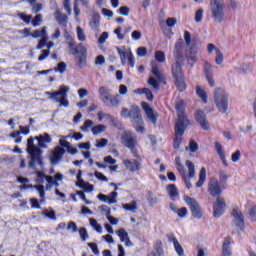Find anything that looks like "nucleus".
I'll use <instances>...</instances> for the list:
<instances>
[{
    "label": "nucleus",
    "instance_id": "f257e3e1",
    "mask_svg": "<svg viewBox=\"0 0 256 256\" xmlns=\"http://www.w3.org/2000/svg\"><path fill=\"white\" fill-rule=\"evenodd\" d=\"M185 43L183 39L177 40L174 46V59L175 63L172 64V77L174 79V85L180 93L186 91L187 83H185V74L183 73V68L181 67V62L185 59Z\"/></svg>",
    "mask_w": 256,
    "mask_h": 256
},
{
    "label": "nucleus",
    "instance_id": "f03ea898",
    "mask_svg": "<svg viewBox=\"0 0 256 256\" xmlns=\"http://www.w3.org/2000/svg\"><path fill=\"white\" fill-rule=\"evenodd\" d=\"M121 141L122 144L131 151L133 157L136 158L133 161L129 159L123 160V165H125L126 169H128L130 173H137V171H141L143 167V158L139 155V150H137V136L131 131H124L121 135Z\"/></svg>",
    "mask_w": 256,
    "mask_h": 256
},
{
    "label": "nucleus",
    "instance_id": "7ed1b4c3",
    "mask_svg": "<svg viewBox=\"0 0 256 256\" xmlns=\"http://www.w3.org/2000/svg\"><path fill=\"white\" fill-rule=\"evenodd\" d=\"M175 110L177 113V120L174 124V133L175 137L173 139V148L179 149L181 147V143H183V136L185 135V131H187V127L191 125L189 118L185 115V101L178 100L175 103Z\"/></svg>",
    "mask_w": 256,
    "mask_h": 256
},
{
    "label": "nucleus",
    "instance_id": "20e7f679",
    "mask_svg": "<svg viewBox=\"0 0 256 256\" xmlns=\"http://www.w3.org/2000/svg\"><path fill=\"white\" fill-rule=\"evenodd\" d=\"M208 193L211 197H216V202L213 204V215L215 219H219L225 213V199L221 198L223 193V188H221V183L217 178H211L208 183Z\"/></svg>",
    "mask_w": 256,
    "mask_h": 256
},
{
    "label": "nucleus",
    "instance_id": "39448f33",
    "mask_svg": "<svg viewBox=\"0 0 256 256\" xmlns=\"http://www.w3.org/2000/svg\"><path fill=\"white\" fill-rule=\"evenodd\" d=\"M185 165L188 169V174L187 170H185V166L183 163H181V157L177 156L175 158V167L179 173V175L182 177V180L184 181L187 189H191V180L195 177L196 172H195V164L191 162V160H186Z\"/></svg>",
    "mask_w": 256,
    "mask_h": 256
},
{
    "label": "nucleus",
    "instance_id": "423d86ee",
    "mask_svg": "<svg viewBox=\"0 0 256 256\" xmlns=\"http://www.w3.org/2000/svg\"><path fill=\"white\" fill-rule=\"evenodd\" d=\"M120 114L121 117L130 118V121L137 133H143L145 131V127L143 126V116L141 115V109L139 106L134 105L130 110L127 108H122Z\"/></svg>",
    "mask_w": 256,
    "mask_h": 256
},
{
    "label": "nucleus",
    "instance_id": "0eeeda50",
    "mask_svg": "<svg viewBox=\"0 0 256 256\" xmlns=\"http://www.w3.org/2000/svg\"><path fill=\"white\" fill-rule=\"evenodd\" d=\"M35 138L30 137L27 140V153L30 155L29 167L35 168V163L43 165V150L34 144Z\"/></svg>",
    "mask_w": 256,
    "mask_h": 256
},
{
    "label": "nucleus",
    "instance_id": "6e6552de",
    "mask_svg": "<svg viewBox=\"0 0 256 256\" xmlns=\"http://www.w3.org/2000/svg\"><path fill=\"white\" fill-rule=\"evenodd\" d=\"M214 101L220 113H227V109H229V96L223 88L215 89Z\"/></svg>",
    "mask_w": 256,
    "mask_h": 256
},
{
    "label": "nucleus",
    "instance_id": "1a4fd4ad",
    "mask_svg": "<svg viewBox=\"0 0 256 256\" xmlns=\"http://www.w3.org/2000/svg\"><path fill=\"white\" fill-rule=\"evenodd\" d=\"M210 10L218 23L225 21V0H210Z\"/></svg>",
    "mask_w": 256,
    "mask_h": 256
},
{
    "label": "nucleus",
    "instance_id": "9d476101",
    "mask_svg": "<svg viewBox=\"0 0 256 256\" xmlns=\"http://www.w3.org/2000/svg\"><path fill=\"white\" fill-rule=\"evenodd\" d=\"M67 93H69V87L62 86L59 91L56 92H46V95H50V99L60 103L63 107H67L69 105V100H67Z\"/></svg>",
    "mask_w": 256,
    "mask_h": 256
},
{
    "label": "nucleus",
    "instance_id": "9b49d317",
    "mask_svg": "<svg viewBox=\"0 0 256 256\" xmlns=\"http://www.w3.org/2000/svg\"><path fill=\"white\" fill-rule=\"evenodd\" d=\"M184 201L186 205H188L192 217L195 219H201L203 217V208H201V205L197 199L192 198L191 196H184Z\"/></svg>",
    "mask_w": 256,
    "mask_h": 256
},
{
    "label": "nucleus",
    "instance_id": "f8f14e48",
    "mask_svg": "<svg viewBox=\"0 0 256 256\" xmlns=\"http://www.w3.org/2000/svg\"><path fill=\"white\" fill-rule=\"evenodd\" d=\"M194 119L197 123H199L200 127H202L204 131H209L211 129V126H209V121H207V114H205V111L201 109L196 110Z\"/></svg>",
    "mask_w": 256,
    "mask_h": 256
},
{
    "label": "nucleus",
    "instance_id": "ddd939ff",
    "mask_svg": "<svg viewBox=\"0 0 256 256\" xmlns=\"http://www.w3.org/2000/svg\"><path fill=\"white\" fill-rule=\"evenodd\" d=\"M141 107L146 114V117H148L149 121H151L153 125H157V119H159V114H157V112H155L147 102H142Z\"/></svg>",
    "mask_w": 256,
    "mask_h": 256
},
{
    "label": "nucleus",
    "instance_id": "4468645a",
    "mask_svg": "<svg viewBox=\"0 0 256 256\" xmlns=\"http://www.w3.org/2000/svg\"><path fill=\"white\" fill-rule=\"evenodd\" d=\"M118 55L120 56L122 65H125L127 63V57L130 67H135V56H133V52H127L125 50H122L121 48H116Z\"/></svg>",
    "mask_w": 256,
    "mask_h": 256
},
{
    "label": "nucleus",
    "instance_id": "2eb2a0df",
    "mask_svg": "<svg viewBox=\"0 0 256 256\" xmlns=\"http://www.w3.org/2000/svg\"><path fill=\"white\" fill-rule=\"evenodd\" d=\"M204 75L206 77V81L210 87H215V78L213 77V65L211 63L205 61L204 62Z\"/></svg>",
    "mask_w": 256,
    "mask_h": 256
},
{
    "label": "nucleus",
    "instance_id": "dca6fc26",
    "mask_svg": "<svg viewBox=\"0 0 256 256\" xmlns=\"http://www.w3.org/2000/svg\"><path fill=\"white\" fill-rule=\"evenodd\" d=\"M63 155H65V150L61 146H56L52 151L50 156L51 165H57L61 159H63Z\"/></svg>",
    "mask_w": 256,
    "mask_h": 256
},
{
    "label": "nucleus",
    "instance_id": "f3484780",
    "mask_svg": "<svg viewBox=\"0 0 256 256\" xmlns=\"http://www.w3.org/2000/svg\"><path fill=\"white\" fill-rule=\"evenodd\" d=\"M207 51L209 54L213 53V51L216 52V58H215L216 65L223 64L224 56H223L221 50L219 48L215 47V44H213V43L208 44Z\"/></svg>",
    "mask_w": 256,
    "mask_h": 256
},
{
    "label": "nucleus",
    "instance_id": "a211bd4d",
    "mask_svg": "<svg viewBox=\"0 0 256 256\" xmlns=\"http://www.w3.org/2000/svg\"><path fill=\"white\" fill-rule=\"evenodd\" d=\"M232 217H234V219H236L238 221V223L236 224V227H240V229H244L245 228V217L243 216V213L239 210V208H233L232 209V213H231Z\"/></svg>",
    "mask_w": 256,
    "mask_h": 256
},
{
    "label": "nucleus",
    "instance_id": "6ab92c4d",
    "mask_svg": "<svg viewBox=\"0 0 256 256\" xmlns=\"http://www.w3.org/2000/svg\"><path fill=\"white\" fill-rule=\"evenodd\" d=\"M121 243H125L126 247H133V242L129 238V233L124 228H120L116 231Z\"/></svg>",
    "mask_w": 256,
    "mask_h": 256
},
{
    "label": "nucleus",
    "instance_id": "aec40b11",
    "mask_svg": "<svg viewBox=\"0 0 256 256\" xmlns=\"http://www.w3.org/2000/svg\"><path fill=\"white\" fill-rule=\"evenodd\" d=\"M34 139L38 141L39 149H47L46 143H51V135L49 133H44L43 135L35 136Z\"/></svg>",
    "mask_w": 256,
    "mask_h": 256
},
{
    "label": "nucleus",
    "instance_id": "412c9836",
    "mask_svg": "<svg viewBox=\"0 0 256 256\" xmlns=\"http://www.w3.org/2000/svg\"><path fill=\"white\" fill-rule=\"evenodd\" d=\"M134 93L136 95H146L147 101L153 102L155 100V95H153V92L149 88H137L134 90Z\"/></svg>",
    "mask_w": 256,
    "mask_h": 256
},
{
    "label": "nucleus",
    "instance_id": "4be33fe9",
    "mask_svg": "<svg viewBox=\"0 0 256 256\" xmlns=\"http://www.w3.org/2000/svg\"><path fill=\"white\" fill-rule=\"evenodd\" d=\"M54 17L57 21V23L60 25V27H67V23H68V17L67 14H63L61 13L60 10H56Z\"/></svg>",
    "mask_w": 256,
    "mask_h": 256
},
{
    "label": "nucleus",
    "instance_id": "5701e85b",
    "mask_svg": "<svg viewBox=\"0 0 256 256\" xmlns=\"http://www.w3.org/2000/svg\"><path fill=\"white\" fill-rule=\"evenodd\" d=\"M80 56L78 57V65L79 67H83L87 63V48L83 46V43L79 44Z\"/></svg>",
    "mask_w": 256,
    "mask_h": 256
},
{
    "label": "nucleus",
    "instance_id": "b1692460",
    "mask_svg": "<svg viewBox=\"0 0 256 256\" xmlns=\"http://www.w3.org/2000/svg\"><path fill=\"white\" fill-rule=\"evenodd\" d=\"M231 236H227L224 238V242L222 244V254L221 256H231Z\"/></svg>",
    "mask_w": 256,
    "mask_h": 256
},
{
    "label": "nucleus",
    "instance_id": "393cba45",
    "mask_svg": "<svg viewBox=\"0 0 256 256\" xmlns=\"http://www.w3.org/2000/svg\"><path fill=\"white\" fill-rule=\"evenodd\" d=\"M98 93L100 95V99L102 100V102L109 103V98L112 96L111 95V89H109L105 86H101L98 89Z\"/></svg>",
    "mask_w": 256,
    "mask_h": 256
},
{
    "label": "nucleus",
    "instance_id": "a878e982",
    "mask_svg": "<svg viewBox=\"0 0 256 256\" xmlns=\"http://www.w3.org/2000/svg\"><path fill=\"white\" fill-rule=\"evenodd\" d=\"M45 181H47V183H51L52 187H59V181H63V174L56 173L54 176H46Z\"/></svg>",
    "mask_w": 256,
    "mask_h": 256
},
{
    "label": "nucleus",
    "instance_id": "bb28decb",
    "mask_svg": "<svg viewBox=\"0 0 256 256\" xmlns=\"http://www.w3.org/2000/svg\"><path fill=\"white\" fill-rule=\"evenodd\" d=\"M166 191H167L170 199H172V201H175V199H177V197H179V189H177V185H175V184H168L166 186Z\"/></svg>",
    "mask_w": 256,
    "mask_h": 256
},
{
    "label": "nucleus",
    "instance_id": "cd10ccee",
    "mask_svg": "<svg viewBox=\"0 0 256 256\" xmlns=\"http://www.w3.org/2000/svg\"><path fill=\"white\" fill-rule=\"evenodd\" d=\"M215 149L217 151V154L219 155L223 165L225 167H229V163H227V158L225 157V152L223 151V145L219 142H215Z\"/></svg>",
    "mask_w": 256,
    "mask_h": 256
},
{
    "label": "nucleus",
    "instance_id": "c85d7f7f",
    "mask_svg": "<svg viewBox=\"0 0 256 256\" xmlns=\"http://www.w3.org/2000/svg\"><path fill=\"white\" fill-rule=\"evenodd\" d=\"M207 181V169L202 167L199 172V180L196 182V187L200 188L202 185H205Z\"/></svg>",
    "mask_w": 256,
    "mask_h": 256
},
{
    "label": "nucleus",
    "instance_id": "c756f323",
    "mask_svg": "<svg viewBox=\"0 0 256 256\" xmlns=\"http://www.w3.org/2000/svg\"><path fill=\"white\" fill-rule=\"evenodd\" d=\"M152 75L158 79V81L161 83V81L165 80V76H163V73L159 70V66L157 63H152Z\"/></svg>",
    "mask_w": 256,
    "mask_h": 256
},
{
    "label": "nucleus",
    "instance_id": "7c9ffc66",
    "mask_svg": "<svg viewBox=\"0 0 256 256\" xmlns=\"http://www.w3.org/2000/svg\"><path fill=\"white\" fill-rule=\"evenodd\" d=\"M186 59L190 67H193V65L197 63V51L193 52V47L190 48V52L186 55Z\"/></svg>",
    "mask_w": 256,
    "mask_h": 256
},
{
    "label": "nucleus",
    "instance_id": "2f4dec72",
    "mask_svg": "<svg viewBox=\"0 0 256 256\" xmlns=\"http://www.w3.org/2000/svg\"><path fill=\"white\" fill-rule=\"evenodd\" d=\"M119 95L111 96L108 99V103H105L108 107H119Z\"/></svg>",
    "mask_w": 256,
    "mask_h": 256
},
{
    "label": "nucleus",
    "instance_id": "473e14b6",
    "mask_svg": "<svg viewBox=\"0 0 256 256\" xmlns=\"http://www.w3.org/2000/svg\"><path fill=\"white\" fill-rule=\"evenodd\" d=\"M106 130H107V126H105L103 124H98V125L92 127V129H91L93 135H100V133H105Z\"/></svg>",
    "mask_w": 256,
    "mask_h": 256
},
{
    "label": "nucleus",
    "instance_id": "72a5a7b5",
    "mask_svg": "<svg viewBox=\"0 0 256 256\" xmlns=\"http://www.w3.org/2000/svg\"><path fill=\"white\" fill-rule=\"evenodd\" d=\"M196 95H198V97H200V99H202V102L204 104L207 103V92H205V90H203L201 88V86L196 87Z\"/></svg>",
    "mask_w": 256,
    "mask_h": 256
},
{
    "label": "nucleus",
    "instance_id": "f704fd0d",
    "mask_svg": "<svg viewBox=\"0 0 256 256\" xmlns=\"http://www.w3.org/2000/svg\"><path fill=\"white\" fill-rule=\"evenodd\" d=\"M122 207L125 209V211H131L132 213H135V211H137V202L132 201L131 203L123 204Z\"/></svg>",
    "mask_w": 256,
    "mask_h": 256
},
{
    "label": "nucleus",
    "instance_id": "c9c22d12",
    "mask_svg": "<svg viewBox=\"0 0 256 256\" xmlns=\"http://www.w3.org/2000/svg\"><path fill=\"white\" fill-rule=\"evenodd\" d=\"M45 35H47V30L45 28L34 30L33 33H31L33 39H39V37H45Z\"/></svg>",
    "mask_w": 256,
    "mask_h": 256
},
{
    "label": "nucleus",
    "instance_id": "e433bc0d",
    "mask_svg": "<svg viewBox=\"0 0 256 256\" xmlns=\"http://www.w3.org/2000/svg\"><path fill=\"white\" fill-rule=\"evenodd\" d=\"M68 48L72 55H79L81 53V48H79V44L78 46H76L75 42H70V44H68Z\"/></svg>",
    "mask_w": 256,
    "mask_h": 256
},
{
    "label": "nucleus",
    "instance_id": "4c0bfd02",
    "mask_svg": "<svg viewBox=\"0 0 256 256\" xmlns=\"http://www.w3.org/2000/svg\"><path fill=\"white\" fill-rule=\"evenodd\" d=\"M91 227L97 231V233H103V227L100 226V224L95 220V218L89 219Z\"/></svg>",
    "mask_w": 256,
    "mask_h": 256
},
{
    "label": "nucleus",
    "instance_id": "58836bf2",
    "mask_svg": "<svg viewBox=\"0 0 256 256\" xmlns=\"http://www.w3.org/2000/svg\"><path fill=\"white\" fill-rule=\"evenodd\" d=\"M54 71L55 73H61V75H63V73L67 71V64L65 62L58 63L57 67L54 68Z\"/></svg>",
    "mask_w": 256,
    "mask_h": 256
},
{
    "label": "nucleus",
    "instance_id": "ea45409f",
    "mask_svg": "<svg viewBox=\"0 0 256 256\" xmlns=\"http://www.w3.org/2000/svg\"><path fill=\"white\" fill-rule=\"evenodd\" d=\"M34 189H36V191H38L39 196L41 198V202L45 201V186L43 185H35Z\"/></svg>",
    "mask_w": 256,
    "mask_h": 256
},
{
    "label": "nucleus",
    "instance_id": "a19ab883",
    "mask_svg": "<svg viewBox=\"0 0 256 256\" xmlns=\"http://www.w3.org/2000/svg\"><path fill=\"white\" fill-rule=\"evenodd\" d=\"M155 251L153 253V256H163V243L161 241H158L155 246Z\"/></svg>",
    "mask_w": 256,
    "mask_h": 256
},
{
    "label": "nucleus",
    "instance_id": "79ce46f5",
    "mask_svg": "<svg viewBox=\"0 0 256 256\" xmlns=\"http://www.w3.org/2000/svg\"><path fill=\"white\" fill-rule=\"evenodd\" d=\"M148 85H150V87H153V89H156V91H159V89H161V85L159 84V81H157L153 77H150L148 79Z\"/></svg>",
    "mask_w": 256,
    "mask_h": 256
},
{
    "label": "nucleus",
    "instance_id": "37998d69",
    "mask_svg": "<svg viewBox=\"0 0 256 256\" xmlns=\"http://www.w3.org/2000/svg\"><path fill=\"white\" fill-rule=\"evenodd\" d=\"M155 59L158 61V63H165V52L159 50L155 52Z\"/></svg>",
    "mask_w": 256,
    "mask_h": 256
},
{
    "label": "nucleus",
    "instance_id": "c03bdc74",
    "mask_svg": "<svg viewBox=\"0 0 256 256\" xmlns=\"http://www.w3.org/2000/svg\"><path fill=\"white\" fill-rule=\"evenodd\" d=\"M117 195L118 193L117 192H111L109 195H108V199H107V203L109 205H113L115 203H117Z\"/></svg>",
    "mask_w": 256,
    "mask_h": 256
},
{
    "label": "nucleus",
    "instance_id": "a18cd8bd",
    "mask_svg": "<svg viewBox=\"0 0 256 256\" xmlns=\"http://www.w3.org/2000/svg\"><path fill=\"white\" fill-rule=\"evenodd\" d=\"M79 235L81 241H87L89 239V233H87V228L85 227L79 229Z\"/></svg>",
    "mask_w": 256,
    "mask_h": 256
},
{
    "label": "nucleus",
    "instance_id": "49530a36",
    "mask_svg": "<svg viewBox=\"0 0 256 256\" xmlns=\"http://www.w3.org/2000/svg\"><path fill=\"white\" fill-rule=\"evenodd\" d=\"M107 143H109V140L106 138H101L100 140H96V148L97 149H103V147H107Z\"/></svg>",
    "mask_w": 256,
    "mask_h": 256
},
{
    "label": "nucleus",
    "instance_id": "de8ad7c7",
    "mask_svg": "<svg viewBox=\"0 0 256 256\" xmlns=\"http://www.w3.org/2000/svg\"><path fill=\"white\" fill-rule=\"evenodd\" d=\"M174 249L178 256H185V250L183 249V246H181L179 242H176V244H174Z\"/></svg>",
    "mask_w": 256,
    "mask_h": 256
},
{
    "label": "nucleus",
    "instance_id": "09e8293b",
    "mask_svg": "<svg viewBox=\"0 0 256 256\" xmlns=\"http://www.w3.org/2000/svg\"><path fill=\"white\" fill-rule=\"evenodd\" d=\"M19 18L24 21V23H26L27 25H29L31 23V19H33V16L31 15H27L25 13H20L18 14Z\"/></svg>",
    "mask_w": 256,
    "mask_h": 256
},
{
    "label": "nucleus",
    "instance_id": "8fccbe9b",
    "mask_svg": "<svg viewBox=\"0 0 256 256\" xmlns=\"http://www.w3.org/2000/svg\"><path fill=\"white\" fill-rule=\"evenodd\" d=\"M19 135H21L20 131H14L10 134V137H12V139H16L15 143H21V141L23 140V137Z\"/></svg>",
    "mask_w": 256,
    "mask_h": 256
},
{
    "label": "nucleus",
    "instance_id": "3c124183",
    "mask_svg": "<svg viewBox=\"0 0 256 256\" xmlns=\"http://www.w3.org/2000/svg\"><path fill=\"white\" fill-rule=\"evenodd\" d=\"M76 195H78V196L80 197V199H81L82 201H84V203H85L86 205H91V201H89V200L87 199V196L85 195V192H83V191H76Z\"/></svg>",
    "mask_w": 256,
    "mask_h": 256
},
{
    "label": "nucleus",
    "instance_id": "603ef678",
    "mask_svg": "<svg viewBox=\"0 0 256 256\" xmlns=\"http://www.w3.org/2000/svg\"><path fill=\"white\" fill-rule=\"evenodd\" d=\"M195 21L196 23H201L203 21V9L200 8L195 13Z\"/></svg>",
    "mask_w": 256,
    "mask_h": 256
},
{
    "label": "nucleus",
    "instance_id": "864d4df0",
    "mask_svg": "<svg viewBox=\"0 0 256 256\" xmlns=\"http://www.w3.org/2000/svg\"><path fill=\"white\" fill-rule=\"evenodd\" d=\"M67 231H72V233H77L79 228H77V224L73 221H70L67 225Z\"/></svg>",
    "mask_w": 256,
    "mask_h": 256
},
{
    "label": "nucleus",
    "instance_id": "5fc2aeb1",
    "mask_svg": "<svg viewBox=\"0 0 256 256\" xmlns=\"http://www.w3.org/2000/svg\"><path fill=\"white\" fill-rule=\"evenodd\" d=\"M42 21V16L41 14H37L33 19H32V25L33 27H39L41 25Z\"/></svg>",
    "mask_w": 256,
    "mask_h": 256
},
{
    "label": "nucleus",
    "instance_id": "6e6d98bb",
    "mask_svg": "<svg viewBox=\"0 0 256 256\" xmlns=\"http://www.w3.org/2000/svg\"><path fill=\"white\" fill-rule=\"evenodd\" d=\"M187 213H188L187 207L179 208L176 212V214L178 215V217H180V219H183V217H187Z\"/></svg>",
    "mask_w": 256,
    "mask_h": 256
},
{
    "label": "nucleus",
    "instance_id": "4d7b16f0",
    "mask_svg": "<svg viewBox=\"0 0 256 256\" xmlns=\"http://www.w3.org/2000/svg\"><path fill=\"white\" fill-rule=\"evenodd\" d=\"M77 38L80 41H85L86 37H85V32L83 31L82 27H77Z\"/></svg>",
    "mask_w": 256,
    "mask_h": 256
},
{
    "label": "nucleus",
    "instance_id": "13d9d810",
    "mask_svg": "<svg viewBox=\"0 0 256 256\" xmlns=\"http://www.w3.org/2000/svg\"><path fill=\"white\" fill-rule=\"evenodd\" d=\"M189 149H190L191 153H196V151L199 149V144H197V142H195V140H191L189 142Z\"/></svg>",
    "mask_w": 256,
    "mask_h": 256
},
{
    "label": "nucleus",
    "instance_id": "bf43d9fd",
    "mask_svg": "<svg viewBox=\"0 0 256 256\" xmlns=\"http://www.w3.org/2000/svg\"><path fill=\"white\" fill-rule=\"evenodd\" d=\"M184 41L187 45V47H191V32L190 31H185L184 32Z\"/></svg>",
    "mask_w": 256,
    "mask_h": 256
},
{
    "label": "nucleus",
    "instance_id": "052dcab7",
    "mask_svg": "<svg viewBox=\"0 0 256 256\" xmlns=\"http://www.w3.org/2000/svg\"><path fill=\"white\" fill-rule=\"evenodd\" d=\"M90 127H93V121L92 120H86L84 124L80 127L81 131H87V129H90Z\"/></svg>",
    "mask_w": 256,
    "mask_h": 256
},
{
    "label": "nucleus",
    "instance_id": "680f3d73",
    "mask_svg": "<svg viewBox=\"0 0 256 256\" xmlns=\"http://www.w3.org/2000/svg\"><path fill=\"white\" fill-rule=\"evenodd\" d=\"M104 163H107L108 165H115V163H117V160L113 158V156L109 155L104 157Z\"/></svg>",
    "mask_w": 256,
    "mask_h": 256
},
{
    "label": "nucleus",
    "instance_id": "e2e57ef3",
    "mask_svg": "<svg viewBox=\"0 0 256 256\" xmlns=\"http://www.w3.org/2000/svg\"><path fill=\"white\" fill-rule=\"evenodd\" d=\"M94 175H95L96 179H98L99 181H105V182L109 181V179L107 178V176H104V174L101 173V172H99V171H96V172L94 173Z\"/></svg>",
    "mask_w": 256,
    "mask_h": 256
},
{
    "label": "nucleus",
    "instance_id": "0e129e2a",
    "mask_svg": "<svg viewBox=\"0 0 256 256\" xmlns=\"http://www.w3.org/2000/svg\"><path fill=\"white\" fill-rule=\"evenodd\" d=\"M231 159H232L233 163H237V161H239V159H241V151L236 150L235 153L232 154Z\"/></svg>",
    "mask_w": 256,
    "mask_h": 256
},
{
    "label": "nucleus",
    "instance_id": "69168bd1",
    "mask_svg": "<svg viewBox=\"0 0 256 256\" xmlns=\"http://www.w3.org/2000/svg\"><path fill=\"white\" fill-rule=\"evenodd\" d=\"M47 45V35L43 36L37 45V49H43Z\"/></svg>",
    "mask_w": 256,
    "mask_h": 256
},
{
    "label": "nucleus",
    "instance_id": "338daca9",
    "mask_svg": "<svg viewBox=\"0 0 256 256\" xmlns=\"http://www.w3.org/2000/svg\"><path fill=\"white\" fill-rule=\"evenodd\" d=\"M41 9H43V4H41V3L32 4V13H39V11H41Z\"/></svg>",
    "mask_w": 256,
    "mask_h": 256
},
{
    "label": "nucleus",
    "instance_id": "774afa93",
    "mask_svg": "<svg viewBox=\"0 0 256 256\" xmlns=\"http://www.w3.org/2000/svg\"><path fill=\"white\" fill-rule=\"evenodd\" d=\"M118 13H120V15H124L125 17H127V15H129V7L121 6L118 10Z\"/></svg>",
    "mask_w": 256,
    "mask_h": 256
}]
</instances>
